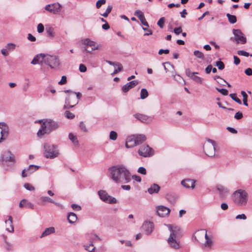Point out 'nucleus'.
<instances>
[{"instance_id":"9d476101","label":"nucleus","mask_w":252,"mask_h":252,"mask_svg":"<svg viewBox=\"0 0 252 252\" xmlns=\"http://www.w3.org/2000/svg\"><path fill=\"white\" fill-rule=\"evenodd\" d=\"M83 51L91 53L92 51L98 50L101 47L100 44H96L95 42L89 38H86L83 40Z\"/></svg>"},{"instance_id":"f8f14e48","label":"nucleus","mask_w":252,"mask_h":252,"mask_svg":"<svg viewBox=\"0 0 252 252\" xmlns=\"http://www.w3.org/2000/svg\"><path fill=\"white\" fill-rule=\"evenodd\" d=\"M233 33L234 35V38H231V40L233 41H236L237 44L241 43L245 44L246 43L247 39L244 36V34L240 30L233 29Z\"/></svg>"},{"instance_id":"4468645a","label":"nucleus","mask_w":252,"mask_h":252,"mask_svg":"<svg viewBox=\"0 0 252 252\" xmlns=\"http://www.w3.org/2000/svg\"><path fill=\"white\" fill-rule=\"evenodd\" d=\"M62 7L61 4L58 2H56L46 5L44 9L52 14H58L61 12Z\"/></svg>"},{"instance_id":"a18cd8bd","label":"nucleus","mask_w":252,"mask_h":252,"mask_svg":"<svg viewBox=\"0 0 252 252\" xmlns=\"http://www.w3.org/2000/svg\"><path fill=\"white\" fill-rule=\"evenodd\" d=\"M229 96H230V97L233 100H234L235 101H236V102H237L238 104H242V101L241 100L239 99L237 96H236V94H229Z\"/></svg>"},{"instance_id":"b1692460","label":"nucleus","mask_w":252,"mask_h":252,"mask_svg":"<svg viewBox=\"0 0 252 252\" xmlns=\"http://www.w3.org/2000/svg\"><path fill=\"white\" fill-rule=\"evenodd\" d=\"M8 219L5 220L6 224V230L12 233L14 232V226L13 225L12 218L11 216H8Z\"/></svg>"},{"instance_id":"f257e3e1","label":"nucleus","mask_w":252,"mask_h":252,"mask_svg":"<svg viewBox=\"0 0 252 252\" xmlns=\"http://www.w3.org/2000/svg\"><path fill=\"white\" fill-rule=\"evenodd\" d=\"M109 170L111 178L117 183L126 184L131 180L129 171L124 166H114Z\"/></svg>"},{"instance_id":"de8ad7c7","label":"nucleus","mask_w":252,"mask_h":252,"mask_svg":"<svg viewBox=\"0 0 252 252\" xmlns=\"http://www.w3.org/2000/svg\"><path fill=\"white\" fill-rule=\"evenodd\" d=\"M112 9V6L111 5L108 6L105 12L104 13L102 14L101 15L104 17H107L108 14L111 12Z\"/></svg>"},{"instance_id":"6e6d98bb","label":"nucleus","mask_w":252,"mask_h":252,"mask_svg":"<svg viewBox=\"0 0 252 252\" xmlns=\"http://www.w3.org/2000/svg\"><path fill=\"white\" fill-rule=\"evenodd\" d=\"M91 246H93L90 245V243L89 245H85L84 246L85 249L88 251L89 252H95V247H94L91 250L90 249V247Z\"/></svg>"},{"instance_id":"79ce46f5","label":"nucleus","mask_w":252,"mask_h":252,"mask_svg":"<svg viewBox=\"0 0 252 252\" xmlns=\"http://www.w3.org/2000/svg\"><path fill=\"white\" fill-rule=\"evenodd\" d=\"M138 19L144 26L149 27V24L148 22L146 21V20L145 18L144 14H141V15H139Z\"/></svg>"},{"instance_id":"20e7f679","label":"nucleus","mask_w":252,"mask_h":252,"mask_svg":"<svg viewBox=\"0 0 252 252\" xmlns=\"http://www.w3.org/2000/svg\"><path fill=\"white\" fill-rule=\"evenodd\" d=\"M64 92L65 93H69L66 98L65 103L69 105V108L73 107L78 103L82 94L79 92L75 93L70 90H65Z\"/></svg>"},{"instance_id":"69168bd1","label":"nucleus","mask_w":252,"mask_h":252,"mask_svg":"<svg viewBox=\"0 0 252 252\" xmlns=\"http://www.w3.org/2000/svg\"><path fill=\"white\" fill-rule=\"evenodd\" d=\"M243 117V114L241 112H237L234 116V118L237 120H240Z\"/></svg>"},{"instance_id":"37998d69","label":"nucleus","mask_w":252,"mask_h":252,"mask_svg":"<svg viewBox=\"0 0 252 252\" xmlns=\"http://www.w3.org/2000/svg\"><path fill=\"white\" fill-rule=\"evenodd\" d=\"M190 79L199 84H202L203 83V79L195 74H193Z\"/></svg>"},{"instance_id":"393cba45","label":"nucleus","mask_w":252,"mask_h":252,"mask_svg":"<svg viewBox=\"0 0 252 252\" xmlns=\"http://www.w3.org/2000/svg\"><path fill=\"white\" fill-rule=\"evenodd\" d=\"M217 189L221 197L225 196L229 192L228 189L221 185H218L217 186Z\"/></svg>"},{"instance_id":"8fccbe9b","label":"nucleus","mask_w":252,"mask_h":252,"mask_svg":"<svg viewBox=\"0 0 252 252\" xmlns=\"http://www.w3.org/2000/svg\"><path fill=\"white\" fill-rule=\"evenodd\" d=\"M24 187L26 189L30 191H34L35 190L34 187L29 183H26Z\"/></svg>"},{"instance_id":"7c9ffc66","label":"nucleus","mask_w":252,"mask_h":252,"mask_svg":"<svg viewBox=\"0 0 252 252\" xmlns=\"http://www.w3.org/2000/svg\"><path fill=\"white\" fill-rule=\"evenodd\" d=\"M55 231V228L54 227H50L46 228L44 231L42 233L40 238L44 237L51 234L54 233Z\"/></svg>"},{"instance_id":"bb28decb","label":"nucleus","mask_w":252,"mask_h":252,"mask_svg":"<svg viewBox=\"0 0 252 252\" xmlns=\"http://www.w3.org/2000/svg\"><path fill=\"white\" fill-rule=\"evenodd\" d=\"M164 69L166 72H172V75L174 76V66L173 64H171L169 62H166L163 63Z\"/></svg>"},{"instance_id":"c85d7f7f","label":"nucleus","mask_w":252,"mask_h":252,"mask_svg":"<svg viewBox=\"0 0 252 252\" xmlns=\"http://www.w3.org/2000/svg\"><path fill=\"white\" fill-rule=\"evenodd\" d=\"M133 136L135 137V142H136L137 145L141 144L146 139L145 135L143 134H134Z\"/></svg>"},{"instance_id":"e433bc0d","label":"nucleus","mask_w":252,"mask_h":252,"mask_svg":"<svg viewBox=\"0 0 252 252\" xmlns=\"http://www.w3.org/2000/svg\"><path fill=\"white\" fill-rule=\"evenodd\" d=\"M149 95V93L146 89H142L140 92V98L144 99L147 98Z\"/></svg>"},{"instance_id":"ddd939ff","label":"nucleus","mask_w":252,"mask_h":252,"mask_svg":"<svg viewBox=\"0 0 252 252\" xmlns=\"http://www.w3.org/2000/svg\"><path fill=\"white\" fill-rule=\"evenodd\" d=\"M98 194L101 200L105 203L114 204L117 202V200L115 197L109 195L105 190H99Z\"/></svg>"},{"instance_id":"473e14b6","label":"nucleus","mask_w":252,"mask_h":252,"mask_svg":"<svg viewBox=\"0 0 252 252\" xmlns=\"http://www.w3.org/2000/svg\"><path fill=\"white\" fill-rule=\"evenodd\" d=\"M39 168L40 166H39L31 164L27 169V172H28L29 175H30L35 171H37Z\"/></svg>"},{"instance_id":"1a4fd4ad","label":"nucleus","mask_w":252,"mask_h":252,"mask_svg":"<svg viewBox=\"0 0 252 252\" xmlns=\"http://www.w3.org/2000/svg\"><path fill=\"white\" fill-rule=\"evenodd\" d=\"M46 64L49 65L52 69L58 70L61 66V62L59 57L56 55H47Z\"/></svg>"},{"instance_id":"58836bf2","label":"nucleus","mask_w":252,"mask_h":252,"mask_svg":"<svg viewBox=\"0 0 252 252\" xmlns=\"http://www.w3.org/2000/svg\"><path fill=\"white\" fill-rule=\"evenodd\" d=\"M114 67H115V70L113 72L112 74H117L118 72L121 71L123 69L122 65L121 63H116V66H114Z\"/></svg>"},{"instance_id":"4be33fe9","label":"nucleus","mask_w":252,"mask_h":252,"mask_svg":"<svg viewBox=\"0 0 252 252\" xmlns=\"http://www.w3.org/2000/svg\"><path fill=\"white\" fill-rule=\"evenodd\" d=\"M138 84L137 81H131L125 84L122 88L123 92L126 93L131 89L134 88Z\"/></svg>"},{"instance_id":"412c9836","label":"nucleus","mask_w":252,"mask_h":252,"mask_svg":"<svg viewBox=\"0 0 252 252\" xmlns=\"http://www.w3.org/2000/svg\"><path fill=\"white\" fill-rule=\"evenodd\" d=\"M196 181L190 179H186L181 182L183 186L186 188L194 189L195 187V183Z\"/></svg>"},{"instance_id":"338daca9","label":"nucleus","mask_w":252,"mask_h":252,"mask_svg":"<svg viewBox=\"0 0 252 252\" xmlns=\"http://www.w3.org/2000/svg\"><path fill=\"white\" fill-rule=\"evenodd\" d=\"M66 82V77L65 76H63L62 77L61 80L58 83L60 85H63L65 84Z\"/></svg>"},{"instance_id":"0e129e2a","label":"nucleus","mask_w":252,"mask_h":252,"mask_svg":"<svg viewBox=\"0 0 252 252\" xmlns=\"http://www.w3.org/2000/svg\"><path fill=\"white\" fill-rule=\"evenodd\" d=\"M137 172L141 174L146 175V170L145 168L143 167H140L138 168Z\"/></svg>"},{"instance_id":"39448f33","label":"nucleus","mask_w":252,"mask_h":252,"mask_svg":"<svg viewBox=\"0 0 252 252\" xmlns=\"http://www.w3.org/2000/svg\"><path fill=\"white\" fill-rule=\"evenodd\" d=\"M248 193L243 189H238L233 193V201L238 205L243 206L247 204Z\"/></svg>"},{"instance_id":"423d86ee","label":"nucleus","mask_w":252,"mask_h":252,"mask_svg":"<svg viewBox=\"0 0 252 252\" xmlns=\"http://www.w3.org/2000/svg\"><path fill=\"white\" fill-rule=\"evenodd\" d=\"M44 156L48 158H54L59 155V150L56 146L48 143L44 144Z\"/></svg>"},{"instance_id":"72a5a7b5","label":"nucleus","mask_w":252,"mask_h":252,"mask_svg":"<svg viewBox=\"0 0 252 252\" xmlns=\"http://www.w3.org/2000/svg\"><path fill=\"white\" fill-rule=\"evenodd\" d=\"M101 238L95 234H92L90 236V245L94 246L93 243L95 241H101Z\"/></svg>"},{"instance_id":"2f4dec72","label":"nucleus","mask_w":252,"mask_h":252,"mask_svg":"<svg viewBox=\"0 0 252 252\" xmlns=\"http://www.w3.org/2000/svg\"><path fill=\"white\" fill-rule=\"evenodd\" d=\"M77 217L76 215L72 212H70L68 214L67 220L70 223H73L77 220Z\"/></svg>"},{"instance_id":"c756f323","label":"nucleus","mask_w":252,"mask_h":252,"mask_svg":"<svg viewBox=\"0 0 252 252\" xmlns=\"http://www.w3.org/2000/svg\"><path fill=\"white\" fill-rule=\"evenodd\" d=\"M160 189V187L156 184H153L148 189V192L152 194L154 193H158Z\"/></svg>"},{"instance_id":"e2e57ef3","label":"nucleus","mask_w":252,"mask_h":252,"mask_svg":"<svg viewBox=\"0 0 252 252\" xmlns=\"http://www.w3.org/2000/svg\"><path fill=\"white\" fill-rule=\"evenodd\" d=\"M79 69L81 72H85L87 71V67L84 64H80Z\"/></svg>"},{"instance_id":"680f3d73","label":"nucleus","mask_w":252,"mask_h":252,"mask_svg":"<svg viewBox=\"0 0 252 252\" xmlns=\"http://www.w3.org/2000/svg\"><path fill=\"white\" fill-rule=\"evenodd\" d=\"M79 127L84 132H86L88 131V129L86 126V125L83 122H81L80 123Z\"/></svg>"},{"instance_id":"49530a36","label":"nucleus","mask_w":252,"mask_h":252,"mask_svg":"<svg viewBox=\"0 0 252 252\" xmlns=\"http://www.w3.org/2000/svg\"><path fill=\"white\" fill-rule=\"evenodd\" d=\"M215 65H216L219 69L222 70L224 68L225 65L224 63L221 61H217L216 62Z\"/></svg>"},{"instance_id":"5fc2aeb1","label":"nucleus","mask_w":252,"mask_h":252,"mask_svg":"<svg viewBox=\"0 0 252 252\" xmlns=\"http://www.w3.org/2000/svg\"><path fill=\"white\" fill-rule=\"evenodd\" d=\"M216 90L223 95H227L228 94V91L225 89H220L216 88Z\"/></svg>"},{"instance_id":"09e8293b","label":"nucleus","mask_w":252,"mask_h":252,"mask_svg":"<svg viewBox=\"0 0 252 252\" xmlns=\"http://www.w3.org/2000/svg\"><path fill=\"white\" fill-rule=\"evenodd\" d=\"M237 54L239 56H243L245 57H248L249 56L252 57V54L250 55V54L244 50H239L237 52Z\"/></svg>"},{"instance_id":"5701e85b","label":"nucleus","mask_w":252,"mask_h":252,"mask_svg":"<svg viewBox=\"0 0 252 252\" xmlns=\"http://www.w3.org/2000/svg\"><path fill=\"white\" fill-rule=\"evenodd\" d=\"M136 145V142H135V137L133 135H130L126 138V147L127 148H132Z\"/></svg>"},{"instance_id":"0eeeda50","label":"nucleus","mask_w":252,"mask_h":252,"mask_svg":"<svg viewBox=\"0 0 252 252\" xmlns=\"http://www.w3.org/2000/svg\"><path fill=\"white\" fill-rule=\"evenodd\" d=\"M196 240L200 243H202L204 238L205 239V242L204 243L205 247H211L212 241L211 239L208 236L207 230L205 229H201L196 232Z\"/></svg>"},{"instance_id":"13d9d810","label":"nucleus","mask_w":252,"mask_h":252,"mask_svg":"<svg viewBox=\"0 0 252 252\" xmlns=\"http://www.w3.org/2000/svg\"><path fill=\"white\" fill-rule=\"evenodd\" d=\"M65 116L67 118L70 119H72L75 117V115L69 111H66L65 112Z\"/></svg>"},{"instance_id":"6ab92c4d","label":"nucleus","mask_w":252,"mask_h":252,"mask_svg":"<svg viewBox=\"0 0 252 252\" xmlns=\"http://www.w3.org/2000/svg\"><path fill=\"white\" fill-rule=\"evenodd\" d=\"M134 117L143 123L149 124L152 122L153 117L148 116L144 114L137 113L134 114Z\"/></svg>"},{"instance_id":"a19ab883","label":"nucleus","mask_w":252,"mask_h":252,"mask_svg":"<svg viewBox=\"0 0 252 252\" xmlns=\"http://www.w3.org/2000/svg\"><path fill=\"white\" fill-rule=\"evenodd\" d=\"M193 55L196 57L197 58L201 59L204 60V54L200 51L198 50H195L193 52Z\"/></svg>"},{"instance_id":"3c124183","label":"nucleus","mask_w":252,"mask_h":252,"mask_svg":"<svg viewBox=\"0 0 252 252\" xmlns=\"http://www.w3.org/2000/svg\"><path fill=\"white\" fill-rule=\"evenodd\" d=\"M109 138L112 140H115L117 138V133L114 131H111L110 132Z\"/></svg>"},{"instance_id":"dca6fc26","label":"nucleus","mask_w":252,"mask_h":252,"mask_svg":"<svg viewBox=\"0 0 252 252\" xmlns=\"http://www.w3.org/2000/svg\"><path fill=\"white\" fill-rule=\"evenodd\" d=\"M9 133V127L5 123H0V133L1 134L0 140L1 142L6 139Z\"/></svg>"},{"instance_id":"f704fd0d","label":"nucleus","mask_w":252,"mask_h":252,"mask_svg":"<svg viewBox=\"0 0 252 252\" xmlns=\"http://www.w3.org/2000/svg\"><path fill=\"white\" fill-rule=\"evenodd\" d=\"M46 33L48 34V36L49 37H53L55 35V33L54 32V29L51 27H49L48 28H46Z\"/></svg>"},{"instance_id":"9b49d317","label":"nucleus","mask_w":252,"mask_h":252,"mask_svg":"<svg viewBox=\"0 0 252 252\" xmlns=\"http://www.w3.org/2000/svg\"><path fill=\"white\" fill-rule=\"evenodd\" d=\"M9 161V162H15V158L14 155L12 154V153L10 151H6L4 152L0 158V164L1 166L3 168H5V162Z\"/></svg>"},{"instance_id":"f03ea898","label":"nucleus","mask_w":252,"mask_h":252,"mask_svg":"<svg viewBox=\"0 0 252 252\" xmlns=\"http://www.w3.org/2000/svg\"><path fill=\"white\" fill-rule=\"evenodd\" d=\"M39 122L42 123L41 127L37 132V135L39 138L43 137L45 134H49L51 131L59 127L58 123L51 119L41 120H39Z\"/></svg>"},{"instance_id":"603ef678","label":"nucleus","mask_w":252,"mask_h":252,"mask_svg":"<svg viewBox=\"0 0 252 252\" xmlns=\"http://www.w3.org/2000/svg\"><path fill=\"white\" fill-rule=\"evenodd\" d=\"M186 74L187 76L191 78L193 74H197L198 73L196 72H192L189 69H186Z\"/></svg>"},{"instance_id":"aec40b11","label":"nucleus","mask_w":252,"mask_h":252,"mask_svg":"<svg viewBox=\"0 0 252 252\" xmlns=\"http://www.w3.org/2000/svg\"><path fill=\"white\" fill-rule=\"evenodd\" d=\"M154 227V226L153 222L148 221H145L142 226V229L147 235L151 234L153 232Z\"/></svg>"},{"instance_id":"a878e982","label":"nucleus","mask_w":252,"mask_h":252,"mask_svg":"<svg viewBox=\"0 0 252 252\" xmlns=\"http://www.w3.org/2000/svg\"><path fill=\"white\" fill-rule=\"evenodd\" d=\"M178 195L175 193H167L166 195V199L172 204H174L178 199Z\"/></svg>"},{"instance_id":"4d7b16f0","label":"nucleus","mask_w":252,"mask_h":252,"mask_svg":"<svg viewBox=\"0 0 252 252\" xmlns=\"http://www.w3.org/2000/svg\"><path fill=\"white\" fill-rule=\"evenodd\" d=\"M142 29L144 31L147 32L146 33H144V36H148V35H152L153 34L152 31L151 30L148 29L147 27V28L142 27Z\"/></svg>"},{"instance_id":"ea45409f","label":"nucleus","mask_w":252,"mask_h":252,"mask_svg":"<svg viewBox=\"0 0 252 252\" xmlns=\"http://www.w3.org/2000/svg\"><path fill=\"white\" fill-rule=\"evenodd\" d=\"M241 94H242V95L243 96V104L244 105L247 106L248 105V95L247 94H246V93L244 91H241Z\"/></svg>"},{"instance_id":"f3484780","label":"nucleus","mask_w":252,"mask_h":252,"mask_svg":"<svg viewBox=\"0 0 252 252\" xmlns=\"http://www.w3.org/2000/svg\"><path fill=\"white\" fill-rule=\"evenodd\" d=\"M156 210L158 215L161 217L168 216L170 212V209L164 206H158L156 207Z\"/></svg>"},{"instance_id":"7ed1b4c3","label":"nucleus","mask_w":252,"mask_h":252,"mask_svg":"<svg viewBox=\"0 0 252 252\" xmlns=\"http://www.w3.org/2000/svg\"><path fill=\"white\" fill-rule=\"evenodd\" d=\"M166 226L170 231V236L167 240L168 243L171 248L177 250L180 248V245L179 242L176 240V236L180 231V228L171 224H167Z\"/></svg>"},{"instance_id":"c03bdc74","label":"nucleus","mask_w":252,"mask_h":252,"mask_svg":"<svg viewBox=\"0 0 252 252\" xmlns=\"http://www.w3.org/2000/svg\"><path fill=\"white\" fill-rule=\"evenodd\" d=\"M40 200L43 202H50L52 203L54 202V201L53 199H52L51 198L46 196H41L40 198Z\"/></svg>"},{"instance_id":"a211bd4d","label":"nucleus","mask_w":252,"mask_h":252,"mask_svg":"<svg viewBox=\"0 0 252 252\" xmlns=\"http://www.w3.org/2000/svg\"><path fill=\"white\" fill-rule=\"evenodd\" d=\"M47 57V55H45L44 54H39L36 55L32 61L31 62V63L32 64H41L46 63V59Z\"/></svg>"},{"instance_id":"6e6552de","label":"nucleus","mask_w":252,"mask_h":252,"mask_svg":"<svg viewBox=\"0 0 252 252\" xmlns=\"http://www.w3.org/2000/svg\"><path fill=\"white\" fill-rule=\"evenodd\" d=\"M216 142L208 139L204 144L203 149L205 154L208 157H212L215 155Z\"/></svg>"},{"instance_id":"774afa93","label":"nucleus","mask_w":252,"mask_h":252,"mask_svg":"<svg viewBox=\"0 0 252 252\" xmlns=\"http://www.w3.org/2000/svg\"><path fill=\"white\" fill-rule=\"evenodd\" d=\"M71 208H72L73 210L75 211H80L81 209V207L79 205L76 204H72L71 205Z\"/></svg>"},{"instance_id":"2eb2a0df","label":"nucleus","mask_w":252,"mask_h":252,"mask_svg":"<svg viewBox=\"0 0 252 252\" xmlns=\"http://www.w3.org/2000/svg\"><path fill=\"white\" fill-rule=\"evenodd\" d=\"M138 153L139 156L146 158L152 156L154 154V152L153 149L148 145H143L139 148Z\"/></svg>"},{"instance_id":"c9c22d12","label":"nucleus","mask_w":252,"mask_h":252,"mask_svg":"<svg viewBox=\"0 0 252 252\" xmlns=\"http://www.w3.org/2000/svg\"><path fill=\"white\" fill-rule=\"evenodd\" d=\"M68 138L74 145H77L78 144V141L77 137L73 133H70L68 135Z\"/></svg>"},{"instance_id":"cd10ccee","label":"nucleus","mask_w":252,"mask_h":252,"mask_svg":"<svg viewBox=\"0 0 252 252\" xmlns=\"http://www.w3.org/2000/svg\"><path fill=\"white\" fill-rule=\"evenodd\" d=\"M19 207L20 208L26 207L27 208L34 209V205L31 202L25 200H22L19 203Z\"/></svg>"},{"instance_id":"4c0bfd02","label":"nucleus","mask_w":252,"mask_h":252,"mask_svg":"<svg viewBox=\"0 0 252 252\" xmlns=\"http://www.w3.org/2000/svg\"><path fill=\"white\" fill-rule=\"evenodd\" d=\"M226 16L231 24H234L237 22V18L235 15L227 13L226 14Z\"/></svg>"},{"instance_id":"bf43d9fd","label":"nucleus","mask_w":252,"mask_h":252,"mask_svg":"<svg viewBox=\"0 0 252 252\" xmlns=\"http://www.w3.org/2000/svg\"><path fill=\"white\" fill-rule=\"evenodd\" d=\"M37 32L38 33H42L44 32V27L42 24L40 23L37 25Z\"/></svg>"},{"instance_id":"864d4df0","label":"nucleus","mask_w":252,"mask_h":252,"mask_svg":"<svg viewBox=\"0 0 252 252\" xmlns=\"http://www.w3.org/2000/svg\"><path fill=\"white\" fill-rule=\"evenodd\" d=\"M165 22V18L164 17L160 18L158 22V25L160 28H163L164 23Z\"/></svg>"},{"instance_id":"052dcab7","label":"nucleus","mask_w":252,"mask_h":252,"mask_svg":"<svg viewBox=\"0 0 252 252\" xmlns=\"http://www.w3.org/2000/svg\"><path fill=\"white\" fill-rule=\"evenodd\" d=\"M106 3V0H99L96 3V7L97 8H99L102 4Z\"/></svg>"}]
</instances>
